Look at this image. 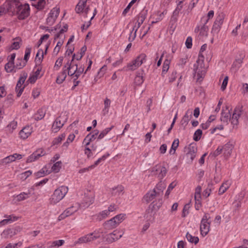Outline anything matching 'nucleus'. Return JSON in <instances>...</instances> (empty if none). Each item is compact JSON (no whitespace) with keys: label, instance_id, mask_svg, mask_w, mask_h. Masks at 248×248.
<instances>
[{"label":"nucleus","instance_id":"1","mask_svg":"<svg viewBox=\"0 0 248 248\" xmlns=\"http://www.w3.org/2000/svg\"><path fill=\"white\" fill-rule=\"evenodd\" d=\"M194 71L197 77V81H201L204 77L206 70L204 68V56L200 51L196 63L194 64Z\"/></svg>","mask_w":248,"mask_h":248},{"label":"nucleus","instance_id":"2","mask_svg":"<svg viewBox=\"0 0 248 248\" xmlns=\"http://www.w3.org/2000/svg\"><path fill=\"white\" fill-rule=\"evenodd\" d=\"M146 61V55L144 53H141L136 59L129 62L126 66H124L122 70L124 71H134L137 69L143 63Z\"/></svg>","mask_w":248,"mask_h":248},{"label":"nucleus","instance_id":"3","mask_svg":"<svg viewBox=\"0 0 248 248\" xmlns=\"http://www.w3.org/2000/svg\"><path fill=\"white\" fill-rule=\"evenodd\" d=\"M68 190V187L64 186H60L55 189L50 198V203L52 204H55L59 202L64 197Z\"/></svg>","mask_w":248,"mask_h":248},{"label":"nucleus","instance_id":"4","mask_svg":"<svg viewBox=\"0 0 248 248\" xmlns=\"http://www.w3.org/2000/svg\"><path fill=\"white\" fill-rule=\"evenodd\" d=\"M208 19L205 17H202L200 23L198 25L194 30L195 33L199 32V36L201 37L207 36L209 31L208 26L207 25Z\"/></svg>","mask_w":248,"mask_h":248},{"label":"nucleus","instance_id":"5","mask_svg":"<svg viewBox=\"0 0 248 248\" xmlns=\"http://www.w3.org/2000/svg\"><path fill=\"white\" fill-rule=\"evenodd\" d=\"M30 11V8L28 4L25 3L22 4L20 3L16 13L17 15L18 19L23 20L29 16Z\"/></svg>","mask_w":248,"mask_h":248},{"label":"nucleus","instance_id":"6","mask_svg":"<svg viewBox=\"0 0 248 248\" xmlns=\"http://www.w3.org/2000/svg\"><path fill=\"white\" fill-rule=\"evenodd\" d=\"M75 57V54H74L71 61H68L63 66L65 70L67 71L68 75L72 77H74L78 67V64L74 62Z\"/></svg>","mask_w":248,"mask_h":248},{"label":"nucleus","instance_id":"7","mask_svg":"<svg viewBox=\"0 0 248 248\" xmlns=\"http://www.w3.org/2000/svg\"><path fill=\"white\" fill-rule=\"evenodd\" d=\"M224 19V15L223 13L219 14L217 16L211 31V33L213 35H217L220 31Z\"/></svg>","mask_w":248,"mask_h":248},{"label":"nucleus","instance_id":"8","mask_svg":"<svg viewBox=\"0 0 248 248\" xmlns=\"http://www.w3.org/2000/svg\"><path fill=\"white\" fill-rule=\"evenodd\" d=\"M21 2L19 0H6L3 3L7 12L16 13Z\"/></svg>","mask_w":248,"mask_h":248},{"label":"nucleus","instance_id":"9","mask_svg":"<svg viewBox=\"0 0 248 248\" xmlns=\"http://www.w3.org/2000/svg\"><path fill=\"white\" fill-rule=\"evenodd\" d=\"M123 235V233H121L119 231L116 230L106 235L104 238L107 243L110 244L121 238Z\"/></svg>","mask_w":248,"mask_h":248},{"label":"nucleus","instance_id":"10","mask_svg":"<svg viewBox=\"0 0 248 248\" xmlns=\"http://www.w3.org/2000/svg\"><path fill=\"white\" fill-rule=\"evenodd\" d=\"M59 8L55 7L53 8L48 14L46 20V23L48 26H52L55 22L58 16L59 15Z\"/></svg>","mask_w":248,"mask_h":248},{"label":"nucleus","instance_id":"11","mask_svg":"<svg viewBox=\"0 0 248 248\" xmlns=\"http://www.w3.org/2000/svg\"><path fill=\"white\" fill-rule=\"evenodd\" d=\"M242 107L237 106L233 111L232 117L231 118V123L233 125H237L238 124V119L241 115Z\"/></svg>","mask_w":248,"mask_h":248},{"label":"nucleus","instance_id":"12","mask_svg":"<svg viewBox=\"0 0 248 248\" xmlns=\"http://www.w3.org/2000/svg\"><path fill=\"white\" fill-rule=\"evenodd\" d=\"M188 151L186 155L189 157L191 161H192L196 155L197 152V146L196 143H191L188 147Z\"/></svg>","mask_w":248,"mask_h":248},{"label":"nucleus","instance_id":"13","mask_svg":"<svg viewBox=\"0 0 248 248\" xmlns=\"http://www.w3.org/2000/svg\"><path fill=\"white\" fill-rule=\"evenodd\" d=\"M17 231L18 230L16 228H8L2 232L1 235L5 239L10 238L16 234Z\"/></svg>","mask_w":248,"mask_h":248},{"label":"nucleus","instance_id":"14","mask_svg":"<svg viewBox=\"0 0 248 248\" xmlns=\"http://www.w3.org/2000/svg\"><path fill=\"white\" fill-rule=\"evenodd\" d=\"M45 152L43 150L36 151L29 156L27 159V163H30L38 159L40 157L44 155Z\"/></svg>","mask_w":248,"mask_h":248},{"label":"nucleus","instance_id":"15","mask_svg":"<svg viewBox=\"0 0 248 248\" xmlns=\"http://www.w3.org/2000/svg\"><path fill=\"white\" fill-rule=\"evenodd\" d=\"M34 188L31 187L27 192H23L17 195L16 199L18 201H22L28 199L33 194Z\"/></svg>","mask_w":248,"mask_h":248},{"label":"nucleus","instance_id":"16","mask_svg":"<svg viewBox=\"0 0 248 248\" xmlns=\"http://www.w3.org/2000/svg\"><path fill=\"white\" fill-rule=\"evenodd\" d=\"M159 172L158 176L159 179H162L166 175L167 173V169L165 167L158 166H155L153 168V172H154V174H157V172Z\"/></svg>","mask_w":248,"mask_h":248},{"label":"nucleus","instance_id":"17","mask_svg":"<svg viewBox=\"0 0 248 248\" xmlns=\"http://www.w3.org/2000/svg\"><path fill=\"white\" fill-rule=\"evenodd\" d=\"M4 217L6 218L0 221V227L7 224L11 223L12 222L17 220L18 218V217L15 216L13 214L11 215H6L4 216Z\"/></svg>","mask_w":248,"mask_h":248},{"label":"nucleus","instance_id":"18","mask_svg":"<svg viewBox=\"0 0 248 248\" xmlns=\"http://www.w3.org/2000/svg\"><path fill=\"white\" fill-rule=\"evenodd\" d=\"M233 147V144L232 142L231 141H229L223 147H222L225 156L228 157L231 155Z\"/></svg>","mask_w":248,"mask_h":248},{"label":"nucleus","instance_id":"19","mask_svg":"<svg viewBox=\"0 0 248 248\" xmlns=\"http://www.w3.org/2000/svg\"><path fill=\"white\" fill-rule=\"evenodd\" d=\"M94 196L93 193H91V192L85 193L83 199L84 206L88 207L92 204L94 202Z\"/></svg>","mask_w":248,"mask_h":248},{"label":"nucleus","instance_id":"20","mask_svg":"<svg viewBox=\"0 0 248 248\" xmlns=\"http://www.w3.org/2000/svg\"><path fill=\"white\" fill-rule=\"evenodd\" d=\"M192 112L191 110L188 109L186 112L185 115L182 118L181 121V124L185 127L188 124L189 120L192 118Z\"/></svg>","mask_w":248,"mask_h":248},{"label":"nucleus","instance_id":"21","mask_svg":"<svg viewBox=\"0 0 248 248\" xmlns=\"http://www.w3.org/2000/svg\"><path fill=\"white\" fill-rule=\"evenodd\" d=\"M60 117L56 118L55 121L53 124L52 126V131L56 133L61 128H62L63 125H64V122H62L60 120Z\"/></svg>","mask_w":248,"mask_h":248},{"label":"nucleus","instance_id":"22","mask_svg":"<svg viewBox=\"0 0 248 248\" xmlns=\"http://www.w3.org/2000/svg\"><path fill=\"white\" fill-rule=\"evenodd\" d=\"M166 187V184L162 181L159 182L154 189V191H155L158 197L162 196L163 191Z\"/></svg>","mask_w":248,"mask_h":248},{"label":"nucleus","instance_id":"23","mask_svg":"<svg viewBox=\"0 0 248 248\" xmlns=\"http://www.w3.org/2000/svg\"><path fill=\"white\" fill-rule=\"evenodd\" d=\"M103 226L105 229L108 230H112L115 228L118 224L114 218L111 219L106 221L104 224Z\"/></svg>","mask_w":248,"mask_h":248},{"label":"nucleus","instance_id":"24","mask_svg":"<svg viewBox=\"0 0 248 248\" xmlns=\"http://www.w3.org/2000/svg\"><path fill=\"white\" fill-rule=\"evenodd\" d=\"M226 111H227L223 110H222L220 117L221 121L224 123H228L229 121H231V115L228 107H226Z\"/></svg>","mask_w":248,"mask_h":248},{"label":"nucleus","instance_id":"25","mask_svg":"<svg viewBox=\"0 0 248 248\" xmlns=\"http://www.w3.org/2000/svg\"><path fill=\"white\" fill-rule=\"evenodd\" d=\"M210 222H201L200 231L202 235L205 236L209 231Z\"/></svg>","mask_w":248,"mask_h":248},{"label":"nucleus","instance_id":"26","mask_svg":"<svg viewBox=\"0 0 248 248\" xmlns=\"http://www.w3.org/2000/svg\"><path fill=\"white\" fill-rule=\"evenodd\" d=\"M144 72V70H141L140 72L137 73L134 80V82L137 85L140 86L143 83L144 80L143 76Z\"/></svg>","mask_w":248,"mask_h":248},{"label":"nucleus","instance_id":"27","mask_svg":"<svg viewBox=\"0 0 248 248\" xmlns=\"http://www.w3.org/2000/svg\"><path fill=\"white\" fill-rule=\"evenodd\" d=\"M31 134V129L29 126L24 127L19 133L21 138L26 139Z\"/></svg>","mask_w":248,"mask_h":248},{"label":"nucleus","instance_id":"28","mask_svg":"<svg viewBox=\"0 0 248 248\" xmlns=\"http://www.w3.org/2000/svg\"><path fill=\"white\" fill-rule=\"evenodd\" d=\"M155 197H158L155 191H154V190L152 191H150L146 193V194L144 196V200L147 202H149L154 200Z\"/></svg>","mask_w":248,"mask_h":248},{"label":"nucleus","instance_id":"29","mask_svg":"<svg viewBox=\"0 0 248 248\" xmlns=\"http://www.w3.org/2000/svg\"><path fill=\"white\" fill-rule=\"evenodd\" d=\"M146 18V15L144 12H141L140 13L137 17V23L138 25L136 28L135 33H136L138 29L140 27V25L143 23Z\"/></svg>","mask_w":248,"mask_h":248},{"label":"nucleus","instance_id":"30","mask_svg":"<svg viewBox=\"0 0 248 248\" xmlns=\"http://www.w3.org/2000/svg\"><path fill=\"white\" fill-rule=\"evenodd\" d=\"M45 114L46 112L42 108H41L38 110L37 112L34 114L32 118L35 121H38L39 120H42L45 117Z\"/></svg>","mask_w":248,"mask_h":248},{"label":"nucleus","instance_id":"31","mask_svg":"<svg viewBox=\"0 0 248 248\" xmlns=\"http://www.w3.org/2000/svg\"><path fill=\"white\" fill-rule=\"evenodd\" d=\"M66 78V71L65 70V69L63 67L62 71L60 73V74L57 77V79H56V82L60 84L63 82V81Z\"/></svg>","mask_w":248,"mask_h":248},{"label":"nucleus","instance_id":"32","mask_svg":"<svg viewBox=\"0 0 248 248\" xmlns=\"http://www.w3.org/2000/svg\"><path fill=\"white\" fill-rule=\"evenodd\" d=\"M161 205V202H159L158 204H157V203H155L154 202L149 205V209L147 210V212L148 213H152L154 211V212L155 213V212L159 209Z\"/></svg>","mask_w":248,"mask_h":248},{"label":"nucleus","instance_id":"33","mask_svg":"<svg viewBox=\"0 0 248 248\" xmlns=\"http://www.w3.org/2000/svg\"><path fill=\"white\" fill-rule=\"evenodd\" d=\"M186 237L188 242L194 243L195 245L198 244L199 241V239L198 237L192 236L189 232L186 233Z\"/></svg>","mask_w":248,"mask_h":248},{"label":"nucleus","instance_id":"34","mask_svg":"<svg viewBox=\"0 0 248 248\" xmlns=\"http://www.w3.org/2000/svg\"><path fill=\"white\" fill-rule=\"evenodd\" d=\"M230 183L228 181L223 183L220 186L218 190V194H223L230 187Z\"/></svg>","mask_w":248,"mask_h":248},{"label":"nucleus","instance_id":"35","mask_svg":"<svg viewBox=\"0 0 248 248\" xmlns=\"http://www.w3.org/2000/svg\"><path fill=\"white\" fill-rule=\"evenodd\" d=\"M49 44H48L46 45L45 51L44 52L43 51V50L42 49H40L38 50V52H37V53L36 54V58L37 57H38L39 56V55L40 54V53H41V57H39V62H41L42 61H43V58H44V55L46 54L47 49H48V48L49 47Z\"/></svg>","mask_w":248,"mask_h":248},{"label":"nucleus","instance_id":"36","mask_svg":"<svg viewBox=\"0 0 248 248\" xmlns=\"http://www.w3.org/2000/svg\"><path fill=\"white\" fill-rule=\"evenodd\" d=\"M113 125H112L110 127H108L103 130L100 134L98 136L97 139L101 140L103 139L113 128Z\"/></svg>","mask_w":248,"mask_h":248},{"label":"nucleus","instance_id":"37","mask_svg":"<svg viewBox=\"0 0 248 248\" xmlns=\"http://www.w3.org/2000/svg\"><path fill=\"white\" fill-rule=\"evenodd\" d=\"M109 156V154L108 153L106 154L103 155L101 157L98 158L93 165L90 166V168H94L96 166H97L101 161L105 160L108 156Z\"/></svg>","mask_w":248,"mask_h":248},{"label":"nucleus","instance_id":"38","mask_svg":"<svg viewBox=\"0 0 248 248\" xmlns=\"http://www.w3.org/2000/svg\"><path fill=\"white\" fill-rule=\"evenodd\" d=\"M78 210V208L74 206H71V207L67 208L64 211L65 214L67 215V217H69L72 215H73L74 213H75Z\"/></svg>","mask_w":248,"mask_h":248},{"label":"nucleus","instance_id":"39","mask_svg":"<svg viewBox=\"0 0 248 248\" xmlns=\"http://www.w3.org/2000/svg\"><path fill=\"white\" fill-rule=\"evenodd\" d=\"M109 215V213L108 211L107 210H104L101 212H100L97 215V218L99 220H101L106 217H107L108 215Z\"/></svg>","mask_w":248,"mask_h":248},{"label":"nucleus","instance_id":"40","mask_svg":"<svg viewBox=\"0 0 248 248\" xmlns=\"http://www.w3.org/2000/svg\"><path fill=\"white\" fill-rule=\"evenodd\" d=\"M124 190V187L122 186H118L115 188H113L112 193L114 195H120Z\"/></svg>","mask_w":248,"mask_h":248},{"label":"nucleus","instance_id":"41","mask_svg":"<svg viewBox=\"0 0 248 248\" xmlns=\"http://www.w3.org/2000/svg\"><path fill=\"white\" fill-rule=\"evenodd\" d=\"M65 137V135L64 134H62L61 135L59 136L58 137L54 139L52 141V145H56L59 144L61 142L62 140L64 139Z\"/></svg>","mask_w":248,"mask_h":248},{"label":"nucleus","instance_id":"42","mask_svg":"<svg viewBox=\"0 0 248 248\" xmlns=\"http://www.w3.org/2000/svg\"><path fill=\"white\" fill-rule=\"evenodd\" d=\"M22 85V84H18V82H17L16 84V91L17 92V97H20L21 96L25 88V85L23 87Z\"/></svg>","mask_w":248,"mask_h":248},{"label":"nucleus","instance_id":"43","mask_svg":"<svg viewBox=\"0 0 248 248\" xmlns=\"http://www.w3.org/2000/svg\"><path fill=\"white\" fill-rule=\"evenodd\" d=\"M170 63V61L168 60H165L163 63L162 71V75L164 76V75L165 74L168 70L169 69V65Z\"/></svg>","mask_w":248,"mask_h":248},{"label":"nucleus","instance_id":"44","mask_svg":"<svg viewBox=\"0 0 248 248\" xmlns=\"http://www.w3.org/2000/svg\"><path fill=\"white\" fill-rule=\"evenodd\" d=\"M202 130L199 129H197L194 133L193 135V140L195 141H199L202 137Z\"/></svg>","mask_w":248,"mask_h":248},{"label":"nucleus","instance_id":"45","mask_svg":"<svg viewBox=\"0 0 248 248\" xmlns=\"http://www.w3.org/2000/svg\"><path fill=\"white\" fill-rule=\"evenodd\" d=\"M125 214H120L115 217H113V218L116 221L118 225L122 222L125 218Z\"/></svg>","mask_w":248,"mask_h":248},{"label":"nucleus","instance_id":"46","mask_svg":"<svg viewBox=\"0 0 248 248\" xmlns=\"http://www.w3.org/2000/svg\"><path fill=\"white\" fill-rule=\"evenodd\" d=\"M15 67L14 62H9L5 65V70L7 73H11Z\"/></svg>","mask_w":248,"mask_h":248},{"label":"nucleus","instance_id":"47","mask_svg":"<svg viewBox=\"0 0 248 248\" xmlns=\"http://www.w3.org/2000/svg\"><path fill=\"white\" fill-rule=\"evenodd\" d=\"M63 43V40H60L57 42L56 46L55 47V48L54 49L53 54H55L56 55H57L58 54V53L60 50L61 47Z\"/></svg>","mask_w":248,"mask_h":248},{"label":"nucleus","instance_id":"48","mask_svg":"<svg viewBox=\"0 0 248 248\" xmlns=\"http://www.w3.org/2000/svg\"><path fill=\"white\" fill-rule=\"evenodd\" d=\"M176 186V183L175 182H172L171 183L170 185L169 186L168 189L165 193V197L166 198H168L170 192L171 190Z\"/></svg>","mask_w":248,"mask_h":248},{"label":"nucleus","instance_id":"49","mask_svg":"<svg viewBox=\"0 0 248 248\" xmlns=\"http://www.w3.org/2000/svg\"><path fill=\"white\" fill-rule=\"evenodd\" d=\"M85 6L86 5L81 3V2L79 1L75 8L76 12L78 13L83 12Z\"/></svg>","mask_w":248,"mask_h":248},{"label":"nucleus","instance_id":"50","mask_svg":"<svg viewBox=\"0 0 248 248\" xmlns=\"http://www.w3.org/2000/svg\"><path fill=\"white\" fill-rule=\"evenodd\" d=\"M85 6L86 5L81 3V2L79 1L75 8L76 12L78 13L83 12Z\"/></svg>","mask_w":248,"mask_h":248},{"label":"nucleus","instance_id":"51","mask_svg":"<svg viewBox=\"0 0 248 248\" xmlns=\"http://www.w3.org/2000/svg\"><path fill=\"white\" fill-rule=\"evenodd\" d=\"M28 76V74L25 72H22L17 81L18 84H23Z\"/></svg>","mask_w":248,"mask_h":248},{"label":"nucleus","instance_id":"52","mask_svg":"<svg viewBox=\"0 0 248 248\" xmlns=\"http://www.w3.org/2000/svg\"><path fill=\"white\" fill-rule=\"evenodd\" d=\"M87 234L79 238L75 242L76 244H83L89 243Z\"/></svg>","mask_w":248,"mask_h":248},{"label":"nucleus","instance_id":"53","mask_svg":"<svg viewBox=\"0 0 248 248\" xmlns=\"http://www.w3.org/2000/svg\"><path fill=\"white\" fill-rule=\"evenodd\" d=\"M103 232L100 229H96L94 230L93 232H91L92 235L93 236L95 240L100 238V235Z\"/></svg>","mask_w":248,"mask_h":248},{"label":"nucleus","instance_id":"54","mask_svg":"<svg viewBox=\"0 0 248 248\" xmlns=\"http://www.w3.org/2000/svg\"><path fill=\"white\" fill-rule=\"evenodd\" d=\"M47 171L46 170V168H44L42 169L41 170L35 173V175L37 177H41L45 176V175L48 174Z\"/></svg>","mask_w":248,"mask_h":248},{"label":"nucleus","instance_id":"55","mask_svg":"<svg viewBox=\"0 0 248 248\" xmlns=\"http://www.w3.org/2000/svg\"><path fill=\"white\" fill-rule=\"evenodd\" d=\"M63 59L62 57H60L56 61L55 65H54V68L56 70H58L59 69L60 67H61V66L62 64Z\"/></svg>","mask_w":248,"mask_h":248},{"label":"nucleus","instance_id":"56","mask_svg":"<svg viewBox=\"0 0 248 248\" xmlns=\"http://www.w3.org/2000/svg\"><path fill=\"white\" fill-rule=\"evenodd\" d=\"M137 0H132L128 4L127 7L124 9V10L123 12V15L125 16V15L128 13L129 11L131 6L134 4Z\"/></svg>","mask_w":248,"mask_h":248},{"label":"nucleus","instance_id":"57","mask_svg":"<svg viewBox=\"0 0 248 248\" xmlns=\"http://www.w3.org/2000/svg\"><path fill=\"white\" fill-rule=\"evenodd\" d=\"M61 164H62L61 161H58V162H56L52 166V170L56 172H58L59 171L60 168H61Z\"/></svg>","mask_w":248,"mask_h":248},{"label":"nucleus","instance_id":"58","mask_svg":"<svg viewBox=\"0 0 248 248\" xmlns=\"http://www.w3.org/2000/svg\"><path fill=\"white\" fill-rule=\"evenodd\" d=\"M107 69V66L104 65L99 70L97 73V77L98 78H100L104 76L106 70Z\"/></svg>","mask_w":248,"mask_h":248},{"label":"nucleus","instance_id":"59","mask_svg":"<svg viewBox=\"0 0 248 248\" xmlns=\"http://www.w3.org/2000/svg\"><path fill=\"white\" fill-rule=\"evenodd\" d=\"M46 4V1L45 0H39L36 5V7L38 10H42Z\"/></svg>","mask_w":248,"mask_h":248},{"label":"nucleus","instance_id":"60","mask_svg":"<svg viewBox=\"0 0 248 248\" xmlns=\"http://www.w3.org/2000/svg\"><path fill=\"white\" fill-rule=\"evenodd\" d=\"M96 138V136L95 135L93 134L92 133H90L89 134H88L85 138V139L83 140V142H85L86 140L92 141L94 140Z\"/></svg>","mask_w":248,"mask_h":248},{"label":"nucleus","instance_id":"61","mask_svg":"<svg viewBox=\"0 0 248 248\" xmlns=\"http://www.w3.org/2000/svg\"><path fill=\"white\" fill-rule=\"evenodd\" d=\"M31 52V48L29 47H27L25 49V53L24 57V60L26 62L28 61L30 54Z\"/></svg>","mask_w":248,"mask_h":248},{"label":"nucleus","instance_id":"62","mask_svg":"<svg viewBox=\"0 0 248 248\" xmlns=\"http://www.w3.org/2000/svg\"><path fill=\"white\" fill-rule=\"evenodd\" d=\"M16 39L17 40H18L19 41L14 42L12 43L11 46L12 49H18L20 48V41H21V40L18 38H16Z\"/></svg>","mask_w":248,"mask_h":248},{"label":"nucleus","instance_id":"63","mask_svg":"<svg viewBox=\"0 0 248 248\" xmlns=\"http://www.w3.org/2000/svg\"><path fill=\"white\" fill-rule=\"evenodd\" d=\"M179 12L177 10L175 9L173 12L172 15L171 17V21L174 22H176L178 19V16H179Z\"/></svg>","mask_w":248,"mask_h":248},{"label":"nucleus","instance_id":"64","mask_svg":"<svg viewBox=\"0 0 248 248\" xmlns=\"http://www.w3.org/2000/svg\"><path fill=\"white\" fill-rule=\"evenodd\" d=\"M186 47L187 48H191L192 46V38L191 36H188L185 42Z\"/></svg>","mask_w":248,"mask_h":248}]
</instances>
